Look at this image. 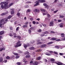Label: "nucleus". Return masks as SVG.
Listing matches in <instances>:
<instances>
[{"label": "nucleus", "instance_id": "1", "mask_svg": "<svg viewBox=\"0 0 65 65\" xmlns=\"http://www.w3.org/2000/svg\"><path fill=\"white\" fill-rule=\"evenodd\" d=\"M8 21V19H6L5 20V19H2V20H1L0 21V23H2V25H4Z\"/></svg>", "mask_w": 65, "mask_h": 65}, {"label": "nucleus", "instance_id": "2", "mask_svg": "<svg viewBox=\"0 0 65 65\" xmlns=\"http://www.w3.org/2000/svg\"><path fill=\"white\" fill-rule=\"evenodd\" d=\"M20 43H21V42H20V41H18L16 43V44L17 45L15 46V47H18L21 46V45H22V44Z\"/></svg>", "mask_w": 65, "mask_h": 65}, {"label": "nucleus", "instance_id": "3", "mask_svg": "<svg viewBox=\"0 0 65 65\" xmlns=\"http://www.w3.org/2000/svg\"><path fill=\"white\" fill-rule=\"evenodd\" d=\"M46 52V53H45V55H47V56H51V54H50L48 53H50L51 54H52L53 53H54L53 51H49L48 50H47Z\"/></svg>", "mask_w": 65, "mask_h": 65}, {"label": "nucleus", "instance_id": "4", "mask_svg": "<svg viewBox=\"0 0 65 65\" xmlns=\"http://www.w3.org/2000/svg\"><path fill=\"white\" fill-rule=\"evenodd\" d=\"M42 0H38V1L36 2V4L34 5V6H37L39 5V3H41Z\"/></svg>", "mask_w": 65, "mask_h": 65}, {"label": "nucleus", "instance_id": "5", "mask_svg": "<svg viewBox=\"0 0 65 65\" xmlns=\"http://www.w3.org/2000/svg\"><path fill=\"white\" fill-rule=\"evenodd\" d=\"M30 63V64L32 63V64L33 65H38V62L36 61H35L33 62L32 61H31Z\"/></svg>", "mask_w": 65, "mask_h": 65}, {"label": "nucleus", "instance_id": "6", "mask_svg": "<svg viewBox=\"0 0 65 65\" xmlns=\"http://www.w3.org/2000/svg\"><path fill=\"white\" fill-rule=\"evenodd\" d=\"M4 7H5V9H7V8H9V7L8 6V3H6L4 5Z\"/></svg>", "mask_w": 65, "mask_h": 65}, {"label": "nucleus", "instance_id": "7", "mask_svg": "<svg viewBox=\"0 0 65 65\" xmlns=\"http://www.w3.org/2000/svg\"><path fill=\"white\" fill-rule=\"evenodd\" d=\"M55 63L58 65H65V64H63V63H61L60 62H55Z\"/></svg>", "mask_w": 65, "mask_h": 65}, {"label": "nucleus", "instance_id": "8", "mask_svg": "<svg viewBox=\"0 0 65 65\" xmlns=\"http://www.w3.org/2000/svg\"><path fill=\"white\" fill-rule=\"evenodd\" d=\"M54 25V21H52L50 23V26H53Z\"/></svg>", "mask_w": 65, "mask_h": 65}, {"label": "nucleus", "instance_id": "9", "mask_svg": "<svg viewBox=\"0 0 65 65\" xmlns=\"http://www.w3.org/2000/svg\"><path fill=\"white\" fill-rule=\"evenodd\" d=\"M35 49L36 48L33 47H30L29 48V50H35Z\"/></svg>", "mask_w": 65, "mask_h": 65}, {"label": "nucleus", "instance_id": "10", "mask_svg": "<svg viewBox=\"0 0 65 65\" xmlns=\"http://www.w3.org/2000/svg\"><path fill=\"white\" fill-rule=\"evenodd\" d=\"M56 39H57V38L53 37L51 39H50V40H56Z\"/></svg>", "mask_w": 65, "mask_h": 65}, {"label": "nucleus", "instance_id": "11", "mask_svg": "<svg viewBox=\"0 0 65 65\" xmlns=\"http://www.w3.org/2000/svg\"><path fill=\"white\" fill-rule=\"evenodd\" d=\"M4 50H5V48H0V52H2V51H4Z\"/></svg>", "mask_w": 65, "mask_h": 65}, {"label": "nucleus", "instance_id": "12", "mask_svg": "<svg viewBox=\"0 0 65 65\" xmlns=\"http://www.w3.org/2000/svg\"><path fill=\"white\" fill-rule=\"evenodd\" d=\"M13 35H14V38H15L16 37H17L18 36H17V34L15 33H13Z\"/></svg>", "mask_w": 65, "mask_h": 65}, {"label": "nucleus", "instance_id": "13", "mask_svg": "<svg viewBox=\"0 0 65 65\" xmlns=\"http://www.w3.org/2000/svg\"><path fill=\"white\" fill-rule=\"evenodd\" d=\"M4 32V31H3L0 32V35H2L3 33Z\"/></svg>", "mask_w": 65, "mask_h": 65}, {"label": "nucleus", "instance_id": "14", "mask_svg": "<svg viewBox=\"0 0 65 65\" xmlns=\"http://www.w3.org/2000/svg\"><path fill=\"white\" fill-rule=\"evenodd\" d=\"M40 59H41V57L39 56L37 58L36 60H40Z\"/></svg>", "mask_w": 65, "mask_h": 65}, {"label": "nucleus", "instance_id": "15", "mask_svg": "<svg viewBox=\"0 0 65 65\" xmlns=\"http://www.w3.org/2000/svg\"><path fill=\"white\" fill-rule=\"evenodd\" d=\"M43 5L44 6H46V7L47 8L48 7V5L46 4L45 3H44L43 4Z\"/></svg>", "mask_w": 65, "mask_h": 65}, {"label": "nucleus", "instance_id": "16", "mask_svg": "<svg viewBox=\"0 0 65 65\" xmlns=\"http://www.w3.org/2000/svg\"><path fill=\"white\" fill-rule=\"evenodd\" d=\"M24 47H25V48H27V46H29L26 45V44H24Z\"/></svg>", "mask_w": 65, "mask_h": 65}, {"label": "nucleus", "instance_id": "17", "mask_svg": "<svg viewBox=\"0 0 65 65\" xmlns=\"http://www.w3.org/2000/svg\"><path fill=\"white\" fill-rule=\"evenodd\" d=\"M46 46V45L45 44H43L41 45V47H44L45 46Z\"/></svg>", "mask_w": 65, "mask_h": 65}, {"label": "nucleus", "instance_id": "18", "mask_svg": "<svg viewBox=\"0 0 65 65\" xmlns=\"http://www.w3.org/2000/svg\"><path fill=\"white\" fill-rule=\"evenodd\" d=\"M52 43H53V42H49V43H47V45H49V44H52Z\"/></svg>", "mask_w": 65, "mask_h": 65}, {"label": "nucleus", "instance_id": "19", "mask_svg": "<svg viewBox=\"0 0 65 65\" xmlns=\"http://www.w3.org/2000/svg\"><path fill=\"white\" fill-rule=\"evenodd\" d=\"M30 55H28L26 56L25 57L26 58H30Z\"/></svg>", "mask_w": 65, "mask_h": 65}, {"label": "nucleus", "instance_id": "20", "mask_svg": "<svg viewBox=\"0 0 65 65\" xmlns=\"http://www.w3.org/2000/svg\"><path fill=\"white\" fill-rule=\"evenodd\" d=\"M65 36V34L64 33H62L61 34V36L62 37H64Z\"/></svg>", "mask_w": 65, "mask_h": 65}, {"label": "nucleus", "instance_id": "21", "mask_svg": "<svg viewBox=\"0 0 65 65\" xmlns=\"http://www.w3.org/2000/svg\"><path fill=\"white\" fill-rule=\"evenodd\" d=\"M41 11H42V12H45V10L43 9H40Z\"/></svg>", "mask_w": 65, "mask_h": 65}, {"label": "nucleus", "instance_id": "22", "mask_svg": "<svg viewBox=\"0 0 65 65\" xmlns=\"http://www.w3.org/2000/svg\"><path fill=\"white\" fill-rule=\"evenodd\" d=\"M23 61L24 62H25V63H27L28 62L27 61V60L26 59H23Z\"/></svg>", "mask_w": 65, "mask_h": 65}, {"label": "nucleus", "instance_id": "23", "mask_svg": "<svg viewBox=\"0 0 65 65\" xmlns=\"http://www.w3.org/2000/svg\"><path fill=\"white\" fill-rule=\"evenodd\" d=\"M28 33L30 34H31V30L30 29H28Z\"/></svg>", "mask_w": 65, "mask_h": 65}, {"label": "nucleus", "instance_id": "24", "mask_svg": "<svg viewBox=\"0 0 65 65\" xmlns=\"http://www.w3.org/2000/svg\"><path fill=\"white\" fill-rule=\"evenodd\" d=\"M13 3H12L11 4H9L8 7H10V6H12V5H13Z\"/></svg>", "mask_w": 65, "mask_h": 65}, {"label": "nucleus", "instance_id": "25", "mask_svg": "<svg viewBox=\"0 0 65 65\" xmlns=\"http://www.w3.org/2000/svg\"><path fill=\"white\" fill-rule=\"evenodd\" d=\"M17 15L18 16V17H20V13L18 12L17 13Z\"/></svg>", "mask_w": 65, "mask_h": 65}, {"label": "nucleus", "instance_id": "26", "mask_svg": "<svg viewBox=\"0 0 65 65\" xmlns=\"http://www.w3.org/2000/svg\"><path fill=\"white\" fill-rule=\"evenodd\" d=\"M46 13H43V15H46L47 13H48V12H47V11H46Z\"/></svg>", "mask_w": 65, "mask_h": 65}, {"label": "nucleus", "instance_id": "27", "mask_svg": "<svg viewBox=\"0 0 65 65\" xmlns=\"http://www.w3.org/2000/svg\"><path fill=\"white\" fill-rule=\"evenodd\" d=\"M1 7L2 8H3V9H4V8H5V7H4V5H1Z\"/></svg>", "mask_w": 65, "mask_h": 65}, {"label": "nucleus", "instance_id": "28", "mask_svg": "<svg viewBox=\"0 0 65 65\" xmlns=\"http://www.w3.org/2000/svg\"><path fill=\"white\" fill-rule=\"evenodd\" d=\"M31 11V10L30 9H27V13H28V12H30Z\"/></svg>", "mask_w": 65, "mask_h": 65}, {"label": "nucleus", "instance_id": "29", "mask_svg": "<svg viewBox=\"0 0 65 65\" xmlns=\"http://www.w3.org/2000/svg\"><path fill=\"white\" fill-rule=\"evenodd\" d=\"M55 47L56 48H57V49H59V46H55Z\"/></svg>", "mask_w": 65, "mask_h": 65}, {"label": "nucleus", "instance_id": "30", "mask_svg": "<svg viewBox=\"0 0 65 65\" xmlns=\"http://www.w3.org/2000/svg\"><path fill=\"white\" fill-rule=\"evenodd\" d=\"M13 54L14 55H15V56H18V55H19V54L17 53H13Z\"/></svg>", "mask_w": 65, "mask_h": 65}, {"label": "nucleus", "instance_id": "31", "mask_svg": "<svg viewBox=\"0 0 65 65\" xmlns=\"http://www.w3.org/2000/svg\"><path fill=\"white\" fill-rule=\"evenodd\" d=\"M11 18H12V16L10 15L7 18L8 19H10Z\"/></svg>", "mask_w": 65, "mask_h": 65}, {"label": "nucleus", "instance_id": "32", "mask_svg": "<svg viewBox=\"0 0 65 65\" xmlns=\"http://www.w3.org/2000/svg\"><path fill=\"white\" fill-rule=\"evenodd\" d=\"M42 51V50L39 49L36 51L37 52H41Z\"/></svg>", "mask_w": 65, "mask_h": 65}, {"label": "nucleus", "instance_id": "33", "mask_svg": "<svg viewBox=\"0 0 65 65\" xmlns=\"http://www.w3.org/2000/svg\"><path fill=\"white\" fill-rule=\"evenodd\" d=\"M25 55H28V54H29V52L27 51L26 52H25Z\"/></svg>", "mask_w": 65, "mask_h": 65}, {"label": "nucleus", "instance_id": "34", "mask_svg": "<svg viewBox=\"0 0 65 65\" xmlns=\"http://www.w3.org/2000/svg\"><path fill=\"white\" fill-rule=\"evenodd\" d=\"M50 61H51V62H52L53 61H55V59L52 58L50 59Z\"/></svg>", "mask_w": 65, "mask_h": 65}, {"label": "nucleus", "instance_id": "35", "mask_svg": "<svg viewBox=\"0 0 65 65\" xmlns=\"http://www.w3.org/2000/svg\"><path fill=\"white\" fill-rule=\"evenodd\" d=\"M7 14V13L6 12H5L3 13H2V15H5Z\"/></svg>", "mask_w": 65, "mask_h": 65}, {"label": "nucleus", "instance_id": "36", "mask_svg": "<svg viewBox=\"0 0 65 65\" xmlns=\"http://www.w3.org/2000/svg\"><path fill=\"white\" fill-rule=\"evenodd\" d=\"M23 28H27V25H24L23 26Z\"/></svg>", "mask_w": 65, "mask_h": 65}, {"label": "nucleus", "instance_id": "37", "mask_svg": "<svg viewBox=\"0 0 65 65\" xmlns=\"http://www.w3.org/2000/svg\"><path fill=\"white\" fill-rule=\"evenodd\" d=\"M35 42V41H32L30 42V43L31 44H32V43H34Z\"/></svg>", "mask_w": 65, "mask_h": 65}, {"label": "nucleus", "instance_id": "38", "mask_svg": "<svg viewBox=\"0 0 65 65\" xmlns=\"http://www.w3.org/2000/svg\"><path fill=\"white\" fill-rule=\"evenodd\" d=\"M54 53V54H56V55H58V53H57V52H56L55 51H54L53 52Z\"/></svg>", "mask_w": 65, "mask_h": 65}, {"label": "nucleus", "instance_id": "39", "mask_svg": "<svg viewBox=\"0 0 65 65\" xmlns=\"http://www.w3.org/2000/svg\"><path fill=\"white\" fill-rule=\"evenodd\" d=\"M35 10L36 11V12H38H38H39V10H37V9H35Z\"/></svg>", "mask_w": 65, "mask_h": 65}, {"label": "nucleus", "instance_id": "40", "mask_svg": "<svg viewBox=\"0 0 65 65\" xmlns=\"http://www.w3.org/2000/svg\"><path fill=\"white\" fill-rule=\"evenodd\" d=\"M17 64L18 65H21V63L20 62H18L17 63Z\"/></svg>", "mask_w": 65, "mask_h": 65}, {"label": "nucleus", "instance_id": "41", "mask_svg": "<svg viewBox=\"0 0 65 65\" xmlns=\"http://www.w3.org/2000/svg\"><path fill=\"white\" fill-rule=\"evenodd\" d=\"M30 20L31 21H33V20H34V19H33V18H30Z\"/></svg>", "mask_w": 65, "mask_h": 65}, {"label": "nucleus", "instance_id": "42", "mask_svg": "<svg viewBox=\"0 0 65 65\" xmlns=\"http://www.w3.org/2000/svg\"><path fill=\"white\" fill-rule=\"evenodd\" d=\"M14 11H12L11 12V14H14Z\"/></svg>", "mask_w": 65, "mask_h": 65}, {"label": "nucleus", "instance_id": "43", "mask_svg": "<svg viewBox=\"0 0 65 65\" xmlns=\"http://www.w3.org/2000/svg\"><path fill=\"white\" fill-rule=\"evenodd\" d=\"M32 23L33 24L35 25V24H36V22L34 21H32Z\"/></svg>", "mask_w": 65, "mask_h": 65}, {"label": "nucleus", "instance_id": "44", "mask_svg": "<svg viewBox=\"0 0 65 65\" xmlns=\"http://www.w3.org/2000/svg\"><path fill=\"white\" fill-rule=\"evenodd\" d=\"M50 33H53V34L55 33V32L53 31H51L50 32Z\"/></svg>", "mask_w": 65, "mask_h": 65}, {"label": "nucleus", "instance_id": "45", "mask_svg": "<svg viewBox=\"0 0 65 65\" xmlns=\"http://www.w3.org/2000/svg\"><path fill=\"white\" fill-rule=\"evenodd\" d=\"M2 25H3V24H2V23H0V27L1 28H2Z\"/></svg>", "mask_w": 65, "mask_h": 65}, {"label": "nucleus", "instance_id": "46", "mask_svg": "<svg viewBox=\"0 0 65 65\" xmlns=\"http://www.w3.org/2000/svg\"><path fill=\"white\" fill-rule=\"evenodd\" d=\"M6 3V2H4L1 3V4H5Z\"/></svg>", "mask_w": 65, "mask_h": 65}, {"label": "nucleus", "instance_id": "47", "mask_svg": "<svg viewBox=\"0 0 65 65\" xmlns=\"http://www.w3.org/2000/svg\"><path fill=\"white\" fill-rule=\"evenodd\" d=\"M6 59H10V57L9 56H7L6 57Z\"/></svg>", "mask_w": 65, "mask_h": 65}, {"label": "nucleus", "instance_id": "48", "mask_svg": "<svg viewBox=\"0 0 65 65\" xmlns=\"http://www.w3.org/2000/svg\"><path fill=\"white\" fill-rule=\"evenodd\" d=\"M16 59H18V58H20V56H16Z\"/></svg>", "mask_w": 65, "mask_h": 65}, {"label": "nucleus", "instance_id": "49", "mask_svg": "<svg viewBox=\"0 0 65 65\" xmlns=\"http://www.w3.org/2000/svg\"><path fill=\"white\" fill-rule=\"evenodd\" d=\"M56 41H62V40H60V39H58L56 40Z\"/></svg>", "mask_w": 65, "mask_h": 65}, {"label": "nucleus", "instance_id": "50", "mask_svg": "<svg viewBox=\"0 0 65 65\" xmlns=\"http://www.w3.org/2000/svg\"><path fill=\"white\" fill-rule=\"evenodd\" d=\"M41 31H42V30H41V29H40L39 30H38V32H41Z\"/></svg>", "mask_w": 65, "mask_h": 65}, {"label": "nucleus", "instance_id": "51", "mask_svg": "<svg viewBox=\"0 0 65 65\" xmlns=\"http://www.w3.org/2000/svg\"><path fill=\"white\" fill-rule=\"evenodd\" d=\"M64 17V16H61L59 17V18H63Z\"/></svg>", "mask_w": 65, "mask_h": 65}, {"label": "nucleus", "instance_id": "52", "mask_svg": "<svg viewBox=\"0 0 65 65\" xmlns=\"http://www.w3.org/2000/svg\"><path fill=\"white\" fill-rule=\"evenodd\" d=\"M41 43H42L40 42L37 43L38 44H41Z\"/></svg>", "mask_w": 65, "mask_h": 65}, {"label": "nucleus", "instance_id": "53", "mask_svg": "<svg viewBox=\"0 0 65 65\" xmlns=\"http://www.w3.org/2000/svg\"><path fill=\"white\" fill-rule=\"evenodd\" d=\"M10 30H12L13 29V28H12V26L10 27Z\"/></svg>", "mask_w": 65, "mask_h": 65}, {"label": "nucleus", "instance_id": "54", "mask_svg": "<svg viewBox=\"0 0 65 65\" xmlns=\"http://www.w3.org/2000/svg\"><path fill=\"white\" fill-rule=\"evenodd\" d=\"M9 35H10V36L12 37L13 36V35H12V34L11 33Z\"/></svg>", "mask_w": 65, "mask_h": 65}, {"label": "nucleus", "instance_id": "55", "mask_svg": "<svg viewBox=\"0 0 65 65\" xmlns=\"http://www.w3.org/2000/svg\"><path fill=\"white\" fill-rule=\"evenodd\" d=\"M3 59L2 58H0V62H2Z\"/></svg>", "mask_w": 65, "mask_h": 65}, {"label": "nucleus", "instance_id": "56", "mask_svg": "<svg viewBox=\"0 0 65 65\" xmlns=\"http://www.w3.org/2000/svg\"><path fill=\"white\" fill-rule=\"evenodd\" d=\"M18 52L19 53H22V51H21L20 50H19L18 51Z\"/></svg>", "mask_w": 65, "mask_h": 65}, {"label": "nucleus", "instance_id": "57", "mask_svg": "<svg viewBox=\"0 0 65 65\" xmlns=\"http://www.w3.org/2000/svg\"><path fill=\"white\" fill-rule=\"evenodd\" d=\"M61 40L62 41H64V40H65V38H64L62 39Z\"/></svg>", "mask_w": 65, "mask_h": 65}, {"label": "nucleus", "instance_id": "58", "mask_svg": "<svg viewBox=\"0 0 65 65\" xmlns=\"http://www.w3.org/2000/svg\"><path fill=\"white\" fill-rule=\"evenodd\" d=\"M44 33H45V34H47V33H48V32H47V31H45L44 32Z\"/></svg>", "mask_w": 65, "mask_h": 65}, {"label": "nucleus", "instance_id": "59", "mask_svg": "<svg viewBox=\"0 0 65 65\" xmlns=\"http://www.w3.org/2000/svg\"><path fill=\"white\" fill-rule=\"evenodd\" d=\"M47 16L48 17H50L51 16V15H50L49 14H47Z\"/></svg>", "mask_w": 65, "mask_h": 65}, {"label": "nucleus", "instance_id": "60", "mask_svg": "<svg viewBox=\"0 0 65 65\" xmlns=\"http://www.w3.org/2000/svg\"><path fill=\"white\" fill-rule=\"evenodd\" d=\"M43 2H45V1L44 0H42L41 3H42Z\"/></svg>", "mask_w": 65, "mask_h": 65}, {"label": "nucleus", "instance_id": "61", "mask_svg": "<svg viewBox=\"0 0 65 65\" xmlns=\"http://www.w3.org/2000/svg\"><path fill=\"white\" fill-rule=\"evenodd\" d=\"M17 36V37H18V38H19V39H20V38H21V37L20 36Z\"/></svg>", "mask_w": 65, "mask_h": 65}, {"label": "nucleus", "instance_id": "62", "mask_svg": "<svg viewBox=\"0 0 65 65\" xmlns=\"http://www.w3.org/2000/svg\"><path fill=\"white\" fill-rule=\"evenodd\" d=\"M58 11V10H56V11H55L54 12V13H56V12H57Z\"/></svg>", "mask_w": 65, "mask_h": 65}, {"label": "nucleus", "instance_id": "63", "mask_svg": "<svg viewBox=\"0 0 65 65\" xmlns=\"http://www.w3.org/2000/svg\"><path fill=\"white\" fill-rule=\"evenodd\" d=\"M63 25H62V24H61L60 25V27H63Z\"/></svg>", "mask_w": 65, "mask_h": 65}, {"label": "nucleus", "instance_id": "64", "mask_svg": "<svg viewBox=\"0 0 65 65\" xmlns=\"http://www.w3.org/2000/svg\"><path fill=\"white\" fill-rule=\"evenodd\" d=\"M7 61V60H4V63H6V62Z\"/></svg>", "mask_w": 65, "mask_h": 65}]
</instances>
